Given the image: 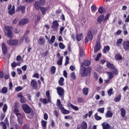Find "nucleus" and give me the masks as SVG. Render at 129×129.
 <instances>
[{
	"label": "nucleus",
	"mask_w": 129,
	"mask_h": 129,
	"mask_svg": "<svg viewBox=\"0 0 129 129\" xmlns=\"http://www.w3.org/2000/svg\"><path fill=\"white\" fill-rule=\"evenodd\" d=\"M90 71H91V69L90 68H85L81 67L80 72L81 76L84 77L87 76V75L90 73Z\"/></svg>",
	"instance_id": "1"
},
{
	"label": "nucleus",
	"mask_w": 129,
	"mask_h": 129,
	"mask_svg": "<svg viewBox=\"0 0 129 129\" xmlns=\"http://www.w3.org/2000/svg\"><path fill=\"white\" fill-rule=\"evenodd\" d=\"M109 18V14H107L105 17L104 15H101L97 18L98 24H101L102 22H106Z\"/></svg>",
	"instance_id": "2"
},
{
	"label": "nucleus",
	"mask_w": 129,
	"mask_h": 129,
	"mask_svg": "<svg viewBox=\"0 0 129 129\" xmlns=\"http://www.w3.org/2000/svg\"><path fill=\"white\" fill-rule=\"evenodd\" d=\"M4 33H5V35H7L9 38L13 37V33H12V31H11L10 26H6L5 27Z\"/></svg>",
	"instance_id": "3"
},
{
	"label": "nucleus",
	"mask_w": 129,
	"mask_h": 129,
	"mask_svg": "<svg viewBox=\"0 0 129 129\" xmlns=\"http://www.w3.org/2000/svg\"><path fill=\"white\" fill-rule=\"evenodd\" d=\"M22 109L23 111H24L25 113H31V108L30 107V106H29V105H28V104H23L22 105Z\"/></svg>",
	"instance_id": "4"
},
{
	"label": "nucleus",
	"mask_w": 129,
	"mask_h": 129,
	"mask_svg": "<svg viewBox=\"0 0 129 129\" xmlns=\"http://www.w3.org/2000/svg\"><path fill=\"white\" fill-rule=\"evenodd\" d=\"M56 90L57 91V94L61 97V99L64 98V89L61 87H57L56 88Z\"/></svg>",
	"instance_id": "5"
},
{
	"label": "nucleus",
	"mask_w": 129,
	"mask_h": 129,
	"mask_svg": "<svg viewBox=\"0 0 129 129\" xmlns=\"http://www.w3.org/2000/svg\"><path fill=\"white\" fill-rule=\"evenodd\" d=\"M100 50V40L98 39L96 41L95 46L94 48V53H97Z\"/></svg>",
	"instance_id": "6"
},
{
	"label": "nucleus",
	"mask_w": 129,
	"mask_h": 129,
	"mask_svg": "<svg viewBox=\"0 0 129 129\" xmlns=\"http://www.w3.org/2000/svg\"><path fill=\"white\" fill-rule=\"evenodd\" d=\"M7 43L8 45H13V46H17L18 44H19L18 40H10L7 41Z\"/></svg>",
	"instance_id": "7"
},
{
	"label": "nucleus",
	"mask_w": 129,
	"mask_h": 129,
	"mask_svg": "<svg viewBox=\"0 0 129 129\" xmlns=\"http://www.w3.org/2000/svg\"><path fill=\"white\" fill-rule=\"evenodd\" d=\"M122 46L124 50H125V51H127V50H129V41L127 40L126 41L123 42Z\"/></svg>",
	"instance_id": "8"
},
{
	"label": "nucleus",
	"mask_w": 129,
	"mask_h": 129,
	"mask_svg": "<svg viewBox=\"0 0 129 129\" xmlns=\"http://www.w3.org/2000/svg\"><path fill=\"white\" fill-rule=\"evenodd\" d=\"M31 86L34 89H37L38 88V83L35 80H32L31 82Z\"/></svg>",
	"instance_id": "9"
},
{
	"label": "nucleus",
	"mask_w": 129,
	"mask_h": 129,
	"mask_svg": "<svg viewBox=\"0 0 129 129\" xmlns=\"http://www.w3.org/2000/svg\"><path fill=\"white\" fill-rule=\"evenodd\" d=\"M28 23H29V19H24L19 21V25L20 26H23L24 25H26V24H28Z\"/></svg>",
	"instance_id": "10"
},
{
	"label": "nucleus",
	"mask_w": 129,
	"mask_h": 129,
	"mask_svg": "<svg viewBox=\"0 0 129 129\" xmlns=\"http://www.w3.org/2000/svg\"><path fill=\"white\" fill-rule=\"evenodd\" d=\"M59 27V23H58V21L57 20H55L52 23V29H58Z\"/></svg>",
	"instance_id": "11"
},
{
	"label": "nucleus",
	"mask_w": 129,
	"mask_h": 129,
	"mask_svg": "<svg viewBox=\"0 0 129 129\" xmlns=\"http://www.w3.org/2000/svg\"><path fill=\"white\" fill-rule=\"evenodd\" d=\"M56 106H57L58 108L60 109V110L64 108V107H63V105H62V104H61V101L59 99L57 100Z\"/></svg>",
	"instance_id": "12"
},
{
	"label": "nucleus",
	"mask_w": 129,
	"mask_h": 129,
	"mask_svg": "<svg viewBox=\"0 0 129 129\" xmlns=\"http://www.w3.org/2000/svg\"><path fill=\"white\" fill-rule=\"evenodd\" d=\"M90 65V61L84 60L81 64L82 68H85L84 66H89Z\"/></svg>",
	"instance_id": "13"
},
{
	"label": "nucleus",
	"mask_w": 129,
	"mask_h": 129,
	"mask_svg": "<svg viewBox=\"0 0 129 129\" xmlns=\"http://www.w3.org/2000/svg\"><path fill=\"white\" fill-rule=\"evenodd\" d=\"M2 50L3 53L7 54V52H8V48L5 43L2 44Z\"/></svg>",
	"instance_id": "14"
},
{
	"label": "nucleus",
	"mask_w": 129,
	"mask_h": 129,
	"mask_svg": "<svg viewBox=\"0 0 129 129\" xmlns=\"http://www.w3.org/2000/svg\"><path fill=\"white\" fill-rule=\"evenodd\" d=\"M102 125L103 129L110 128V125H109V124L107 123V122H104L103 124H102Z\"/></svg>",
	"instance_id": "15"
},
{
	"label": "nucleus",
	"mask_w": 129,
	"mask_h": 129,
	"mask_svg": "<svg viewBox=\"0 0 129 129\" xmlns=\"http://www.w3.org/2000/svg\"><path fill=\"white\" fill-rule=\"evenodd\" d=\"M56 39V37L55 35H52L51 37L50 40H48V42L50 45H53V43L55 42V40Z\"/></svg>",
	"instance_id": "16"
},
{
	"label": "nucleus",
	"mask_w": 129,
	"mask_h": 129,
	"mask_svg": "<svg viewBox=\"0 0 129 129\" xmlns=\"http://www.w3.org/2000/svg\"><path fill=\"white\" fill-rule=\"evenodd\" d=\"M34 8L35 10H37V11L40 10V9H41V7L40 6V3L38 2H36L34 3Z\"/></svg>",
	"instance_id": "17"
},
{
	"label": "nucleus",
	"mask_w": 129,
	"mask_h": 129,
	"mask_svg": "<svg viewBox=\"0 0 129 129\" xmlns=\"http://www.w3.org/2000/svg\"><path fill=\"white\" fill-rule=\"evenodd\" d=\"M17 66H21V62H16V61H14L11 63V67L14 68L17 67Z\"/></svg>",
	"instance_id": "18"
},
{
	"label": "nucleus",
	"mask_w": 129,
	"mask_h": 129,
	"mask_svg": "<svg viewBox=\"0 0 129 129\" xmlns=\"http://www.w3.org/2000/svg\"><path fill=\"white\" fill-rule=\"evenodd\" d=\"M59 85L60 86H63L64 85V78L63 77H60L58 81Z\"/></svg>",
	"instance_id": "19"
},
{
	"label": "nucleus",
	"mask_w": 129,
	"mask_h": 129,
	"mask_svg": "<svg viewBox=\"0 0 129 129\" xmlns=\"http://www.w3.org/2000/svg\"><path fill=\"white\" fill-rule=\"evenodd\" d=\"M82 129H87V123L85 121H83L81 124Z\"/></svg>",
	"instance_id": "20"
},
{
	"label": "nucleus",
	"mask_w": 129,
	"mask_h": 129,
	"mask_svg": "<svg viewBox=\"0 0 129 129\" xmlns=\"http://www.w3.org/2000/svg\"><path fill=\"white\" fill-rule=\"evenodd\" d=\"M88 38L90 41H92L93 39V36H92L91 31H89L88 33Z\"/></svg>",
	"instance_id": "21"
},
{
	"label": "nucleus",
	"mask_w": 129,
	"mask_h": 129,
	"mask_svg": "<svg viewBox=\"0 0 129 129\" xmlns=\"http://www.w3.org/2000/svg\"><path fill=\"white\" fill-rule=\"evenodd\" d=\"M106 117H112V112L110 111H107L105 114Z\"/></svg>",
	"instance_id": "22"
},
{
	"label": "nucleus",
	"mask_w": 129,
	"mask_h": 129,
	"mask_svg": "<svg viewBox=\"0 0 129 129\" xmlns=\"http://www.w3.org/2000/svg\"><path fill=\"white\" fill-rule=\"evenodd\" d=\"M107 67L110 68L111 69H114V65L110 63V62L108 61L107 62Z\"/></svg>",
	"instance_id": "23"
},
{
	"label": "nucleus",
	"mask_w": 129,
	"mask_h": 129,
	"mask_svg": "<svg viewBox=\"0 0 129 129\" xmlns=\"http://www.w3.org/2000/svg\"><path fill=\"white\" fill-rule=\"evenodd\" d=\"M38 42L40 45H44L45 44V39L40 38L39 39Z\"/></svg>",
	"instance_id": "24"
},
{
	"label": "nucleus",
	"mask_w": 129,
	"mask_h": 129,
	"mask_svg": "<svg viewBox=\"0 0 129 129\" xmlns=\"http://www.w3.org/2000/svg\"><path fill=\"white\" fill-rule=\"evenodd\" d=\"M120 111L121 116H122V117H124V116H125V109L123 108H121L120 109Z\"/></svg>",
	"instance_id": "25"
},
{
	"label": "nucleus",
	"mask_w": 129,
	"mask_h": 129,
	"mask_svg": "<svg viewBox=\"0 0 129 129\" xmlns=\"http://www.w3.org/2000/svg\"><path fill=\"white\" fill-rule=\"evenodd\" d=\"M16 61H18V62H24V59L22 58V56L20 55H18L16 57Z\"/></svg>",
	"instance_id": "26"
},
{
	"label": "nucleus",
	"mask_w": 129,
	"mask_h": 129,
	"mask_svg": "<svg viewBox=\"0 0 129 129\" xmlns=\"http://www.w3.org/2000/svg\"><path fill=\"white\" fill-rule=\"evenodd\" d=\"M10 15H14L15 14V6H13L12 9L8 12Z\"/></svg>",
	"instance_id": "27"
},
{
	"label": "nucleus",
	"mask_w": 129,
	"mask_h": 129,
	"mask_svg": "<svg viewBox=\"0 0 129 129\" xmlns=\"http://www.w3.org/2000/svg\"><path fill=\"white\" fill-rule=\"evenodd\" d=\"M107 74L108 75V77L109 79H111L113 78L114 75H113V73H112V72H107Z\"/></svg>",
	"instance_id": "28"
},
{
	"label": "nucleus",
	"mask_w": 129,
	"mask_h": 129,
	"mask_svg": "<svg viewBox=\"0 0 129 129\" xmlns=\"http://www.w3.org/2000/svg\"><path fill=\"white\" fill-rule=\"evenodd\" d=\"M113 89L112 88H110L109 90H108L107 93L109 96H111V95H113V92H112Z\"/></svg>",
	"instance_id": "29"
},
{
	"label": "nucleus",
	"mask_w": 129,
	"mask_h": 129,
	"mask_svg": "<svg viewBox=\"0 0 129 129\" xmlns=\"http://www.w3.org/2000/svg\"><path fill=\"white\" fill-rule=\"evenodd\" d=\"M110 48L109 47V46H104L103 49V53H106V52H108L109 51Z\"/></svg>",
	"instance_id": "30"
},
{
	"label": "nucleus",
	"mask_w": 129,
	"mask_h": 129,
	"mask_svg": "<svg viewBox=\"0 0 129 129\" xmlns=\"http://www.w3.org/2000/svg\"><path fill=\"white\" fill-rule=\"evenodd\" d=\"M120 98H121V96L120 95H118L115 99V102H118L120 101Z\"/></svg>",
	"instance_id": "31"
},
{
	"label": "nucleus",
	"mask_w": 129,
	"mask_h": 129,
	"mask_svg": "<svg viewBox=\"0 0 129 129\" xmlns=\"http://www.w3.org/2000/svg\"><path fill=\"white\" fill-rule=\"evenodd\" d=\"M1 91L2 93H4V94H6V93H8V88L6 87H3Z\"/></svg>",
	"instance_id": "32"
},
{
	"label": "nucleus",
	"mask_w": 129,
	"mask_h": 129,
	"mask_svg": "<svg viewBox=\"0 0 129 129\" xmlns=\"http://www.w3.org/2000/svg\"><path fill=\"white\" fill-rule=\"evenodd\" d=\"M61 112L63 114H68L70 112L69 110H66L65 108H63L61 110Z\"/></svg>",
	"instance_id": "33"
},
{
	"label": "nucleus",
	"mask_w": 129,
	"mask_h": 129,
	"mask_svg": "<svg viewBox=\"0 0 129 129\" xmlns=\"http://www.w3.org/2000/svg\"><path fill=\"white\" fill-rule=\"evenodd\" d=\"M41 125L42 127H47V121L42 120L41 121Z\"/></svg>",
	"instance_id": "34"
},
{
	"label": "nucleus",
	"mask_w": 129,
	"mask_h": 129,
	"mask_svg": "<svg viewBox=\"0 0 129 129\" xmlns=\"http://www.w3.org/2000/svg\"><path fill=\"white\" fill-rule=\"evenodd\" d=\"M77 40L78 41H81V39H82V34H79L76 36Z\"/></svg>",
	"instance_id": "35"
},
{
	"label": "nucleus",
	"mask_w": 129,
	"mask_h": 129,
	"mask_svg": "<svg viewBox=\"0 0 129 129\" xmlns=\"http://www.w3.org/2000/svg\"><path fill=\"white\" fill-rule=\"evenodd\" d=\"M83 93L84 95H87L88 94V88H84L83 89Z\"/></svg>",
	"instance_id": "36"
},
{
	"label": "nucleus",
	"mask_w": 129,
	"mask_h": 129,
	"mask_svg": "<svg viewBox=\"0 0 129 129\" xmlns=\"http://www.w3.org/2000/svg\"><path fill=\"white\" fill-rule=\"evenodd\" d=\"M46 96L48 99V101H50L51 100V97H50V91H47L46 92Z\"/></svg>",
	"instance_id": "37"
},
{
	"label": "nucleus",
	"mask_w": 129,
	"mask_h": 129,
	"mask_svg": "<svg viewBox=\"0 0 129 129\" xmlns=\"http://www.w3.org/2000/svg\"><path fill=\"white\" fill-rule=\"evenodd\" d=\"M62 61H63V57L61 56L59 58V60L57 61V64L58 65H59V66H61Z\"/></svg>",
	"instance_id": "38"
},
{
	"label": "nucleus",
	"mask_w": 129,
	"mask_h": 129,
	"mask_svg": "<svg viewBox=\"0 0 129 129\" xmlns=\"http://www.w3.org/2000/svg\"><path fill=\"white\" fill-rule=\"evenodd\" d=\"M98 12H99V13H100V14H102V13H104V8L102 7H100L98 9Z\"/></svg>",
	"instance_id": "39"
},
{
	"label": "nucleus",
	"mask_w": 129,
	"mask_h": 129,
	"mask_svg": "<svg viewBox=\"0 0 129 129\" xmlns=\"http://www.w3.org/2000/svg\"><path fill=\"white\" fill-rule=\"evenodd\" d=\"M80 55L81 57H83V56H84V49H83V48L80 49Z\"/></svg>",
	"instance_id": "40"
},
{
	"label": "nucleus",
	"mask_w": 129,
	"mask_h": 129,
	"mask_svg": "<svg viewBox=\"0 0 129 129\" xmlns=\"http://www.w3.org/2000/svg\"><path fill=\"white\" fill-rule=\"evenodd\" d=\"M70 77L71 78H72V79H76V76H75V72H73L70 75Z\"/></svg>",
	"instance_id": "41"
},
{
	"label": "nucleus",
	"mask_w": 129,
	"mask_h": 129,
	"mask_svg": "<svg viewBox=\"0 0 129 129\" xmlns=\"http://www.w3.org/2000/svg\"><path fill=\"white\" fill-rule=\"evenodd\" d=\"M42 102L44 103V104H47V103H49V102H51V100L49 101V99L47 98V100L46 99H43L42 100Z\"/></svg>",
	"instance_id": "42"
},
{
	"label": "nucleus",
	"mask_w": 129,
	"mask_h": 129,
	"mask_svg": "<svg viewBox=\"0 0 129 129\" xmlns=\"http://www.w3.org/2000/svg\"><path fill=\"white\" fill-rule=\"evenodd\" d=\"M59 47L60 48V49H61L62 50H63V49H65V46L64 45V44H63V43L62 42L59 43Z\"/></svg>",
	"instance_id": "43"
},
{
	"label": "nucleus",
	"mask_w": 129,
	"mask_h": 129,
	"mask_svg": "<svg viewBox=\"0 0 129 129\" xmlns=\"http://www.w3.org/2000/svg\"><path fill=\"white\" fill-rule=\"evenodd\" d=\"M70 106L73 108V109H74V110H79V108H78V107L74 106L73 105V104H71Z\"/></svg>",
	"instance_id": "44"
},
{
	"label": "nucleus",
	"mask_w": 129,
	"mask_h": 129,
	"mask_svg": "<svg viewBox=\"0 0 129 129\" xmlns=\"http://www.w3.org/2000/svg\"><path fill=\"white\" fill-rule=\"evenodd\" d=\"M121 43H122V39L120 38L116 42L117 46H119V45H120V44H121Z\"/></svg>",
	"instance_id": "45"
},
{
	"label": "nucleus",
	"mask_w": 129,
	"mask_h": 129,
	"mask_svg": "<svg viewBox=\"0 0 129 129\" xmlns=\"http://www.w3.org/2000/svg\"><path fill=\"white\" fill-rule=\"evenodd\" d=\"M51 72L52 74H54L55 72H56V67H52L51 69Z\"/></svg>",
	"instance_id": "46"
},
{
	"label": "nucleus",
	"mask_w": 129,
	"mask_h": 129,
	"mask_svg": "<svg viewBox=\"0 0 129 129\" xmlns=\"http://www.w3.org/2000/svg\"><path fill=\"white\" fill-rule=\"evenodd\" d=\"M95 119H96V120H100V119H101V117L98 116V115L97 114V113H96L95 114Z\"/></svg>",
	"instance_id": "47"
},
{
	"label": "nucleus",
	"mask_w": 129,
	"mask_h": 129,
	"mask_svg": "<svg viewBox=\"0 0 129 129\" xmlns=\"http://www.w3.org/2000/svg\"><path fill=\"white\" fill-rule=\"evenodd\" d=\"M115 58L116 60H121L122 57L121 55L118 54L115 55Z\"/></svg>",
	"instance_id": "48"
},
{
	"label": "nucleus",
	"mask_w": 129,
	"mask_h": 129,
	"mask_svg": "<svg viewBox=\"0 0 129 129\" xmlns=\"http://www.w3.org/2000/svg\"><path fill=\"white\" fill-rule=\"evenodd\" d=\"M91 10L93 13L95 12V11H96V6L93 5L91 8Z\"/></svg>",
	"instance_id": "49"
},
{
	"label": "nucleus",
	"mask_w": 129,
	"mask_h": 129,
	"mask_svg": "<svg viewBox=\"0 0 129 129\" xmlns=\"http://www.w3.org/2000/svg\"><path fill=\"white\" fill-rule=\"evenodd\" d=\"M21 10L22 13V14H25V11H26V7L23 6H21Z\"/></svg>",
	"instance_id": "50"
},
{
	"label": "nucleus",
	"mask_w": 129,
	"mask_h": 129,
	"mask_svg": "<svg viewBox=\"0 0 129 129\" xmlns=\"http://www.w3.org/2000/svg\"><path fill=\"white\" fill-rule=\"evenodd\" d=\"M16 115L17 116L18 118H23V114L20 113H17L16 114Z\"/></svg>",
	"instance_id": "51"
},
{
	"label": "nucleus",
	"mask_w": 129,
	"mask_h": 129,
	"mask_svg": "<svg viewBox=\"0 0 129 129\" xmlns=\"http://www.w3.org/2000/svg\"><path fill=\"white\" fill-rule=\"evenodd\" d=\"M98 111L101 113H103L104 112V108H100L98 109Z\"/></svg>",
	"instance_id": "52"
},
{
	"label": "nucleus",
	"mask_w": 129,
	"mask_h": 129,
	"mask_svg": "<svg viewBox=\"0 0 129 129\" xmlns=\"http://www.w3.org/2000/svg\"><path fill=\"white\" fill-rule=\"evenodd\" d=\"M40 11H41L42 14H43V15H44V14H45V13L46 12V8H40Z\"/></svg>",
	"instance_id": "53"
},
{
	"label": "nucleus",
	"mask_w": 129,
	"mask_h": 129,
	"mask_svg": "<svg viewBox=\"0 0 129 129\" xmlns=\"http://www.w3.org/2000/svg\"><path fill=\"white\" fill-rule=\"evenodd\" d=\"M69 63V57L68 56L66 57V62L64 65H67Z\"/></svg>",
	"instance_id": "54"
},
{
	"label": "nucleus",
	"mask_w": 129,
	"mask_h": 129,
	"mask_svg": "<svg viewBox=\"0 0 129 129\" xmlns=\"http://www.w3.org/2000/svg\"><path fill=\"white\" fill-rule=\"evenodd\" d=\"M3 109L4 112H6V111H7V109H8V106H7V104H5L4 105Z\"/></svg>",
	"instance_id": "55"
},
{
	"label": "nucleus",
	"mask_w": 129,
	"mask_h": 129,
	"mask_svg": "<svg viewBox=\"0 0 129 129\" xmlns=\"http://www.w3.org/2000/svg\"><path fill=\"white\" fill-rule=\"evenodd\" d=\"M23 90V88L22 87H17V88H16V91H21V90Z\"/></svg>",
	"instance_id": "56"
},
{
	"label": "nucleus",
	"mask_w": 129,
	"mask_h": 129,
	"mask_svg": "<svg viewBox=\"0 0 129 129\" xmlns=\"http://www.w3.org/2000/svg\"><path fill=\"white\" fill-rule=\"evenodd\" d=\"M100 57H101V53L98 54L97 57L95 58V60L98 61V60H99V58H100Z\"/></svg>",
	"instance_id": "57"
},
{
	"label": "nucleus",
	"mask_w": 129,
	"mask_h": 129,
	"mask_svg": "<svg viewBox=\"0 0 129 129\" xmlns=\"http://www.w3.org/2000/svg\"><path fill=\"white\" fill-rule=\"evenodd\" d=\"M18 121L20 124H23V119H22V118H18Z\"/></svg>",
	"instance_id": "58"
},
{
	"label": "nucleus",
	"mask_w": 129,
	"mask_h": 129,
	"mask_svg": "<svg viewBox=\"0 0 129 129\" xmlns=\"http://www.w3.org/2000/svg\"><path fill=\"white\" fill-rule=\"evenodd\" d=\"M33 77H35V78H37V79H39L40 76L39 75V74L35 73L33 75Z\"/></svg>",
	"instance_id": "59"
},
{
	"label": "nucleus",
	"mask_w": 129,
	"mask_h": 129,
	"mask_svg": "<svg viewBox=\"0 0 129 129\" xmlns=\"http://www.w3.org/2000/svg\"><path fill=\"white\" fill-rule=\"evenodd\" d=\"M78 101L80 103H82V102H83V101H84L83 98H78Z\"/></svg>",
	"instance_id": "60"
},
{
	"label": "nucleus",
	"mask_w": 129,
	"mask_h": 129,
	"mask_svg": "<svg viewBox=\"0 0 129 129\" xmlns=\"http://www.w3.org/2000/svg\"><path fill=\"white\" fill-rule=\"evenodd\" d=\"M14 111L16 112V113H19V108L17 106H15V108L14 109Z\"/></svg>",
	"instance_id": "61"
},
{
	"label": "nucleus",
	"mask_w": 129,
	"mask_h": 129,
	"mask_svg": "<svg viewBox=\"0 0 129 129\" xmlns=\"http://www.w3.org/2000/svg\"><path fill=\"white\" fill-rule=\"evenodd\" d=\"M25 42H26V44H29L30 39H29V37L25 38Z\"/></svg>",
	"instance_id": "62"
},
{
	"label": "nucleus",
	"mask_w": 129,
	"mask_h": 129,
	"mask_svg": "<svg viewBox=\"0 0 129 129\" xmlns=\"http://www.w3.org/2000/svg\"><path fill=\"white\" fill-rule=\"evenodd\" d=\"M30 127H29V125L28 124H25L23 125V129H29Z\"/></svg>",
	"instance_id": "63"
},
{
	"label": "nucleus",
	"mask_w": 129,
	"mask_h": 129,
	"mask_svg": "<svg viewBox=\"0 0 129 129\" xmlns=\"http://www.w3.org/2000/svg\"><path fill=\"white\" fill-rule=\"evenodd\" d=\"M1 123L3 125V129H7V126L6 125V124H5V122H2Z\"/></svg>",
	"instance_id": "64"
}]
</instances>
